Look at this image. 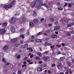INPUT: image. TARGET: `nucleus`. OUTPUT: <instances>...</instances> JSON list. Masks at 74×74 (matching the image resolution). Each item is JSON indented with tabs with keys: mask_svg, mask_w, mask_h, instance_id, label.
Instances as JSON below:
<instances>
[{
	"mask_svg": "<svg viewBox=\"0 0 74 74\" xmlns=\"http://www.w3.org/2000/svg\"><path fill=\"white\" fill-rule=\"evenodd\" d=\"M16 21V19L14 18H12L10 21V22L11 23H12V24L15 23Z\"/></svg>",
	"mask_w": 74,
	"mask_h": 74,
	"instance_id": "1",
	"label": "nucleus"
},
{
	"mask_svg": "<svg viewBox=\"0 0 74 74\" xmlns=\"http://www.w3.org/2000/svg\"><path fill=\"white\" fill-rule=\"evenodd\" d=\"M37 1L39 3V6H38V7L39 8H40V7L42 5L43 3V2H42V0H37Z\"/></svg>",
	"mask_w": 74,
	"mask_h": 74,
	"instance_id": "2",
	"label": "nucleus"
},
{
	"mask_svg": "<svg viewBox=\"0 0 74 74\" xmlns=\"http://www.w3.org/2000/svg\"><path fill=\"white\" fill-rule=\"evenodd\" d=\"M36 4V2L35 1H34L31 3V6L32 8H33L34 7Z\"/></svg>",
	"mask_w": 74,
	"mask_h": 74,
	"instance_id": "3",
	"label": "nucleus"
},
{
	"mask_svg": "<svg viewBox=\"0 0 74 74\" xmlns=\"http://www.w3.org/2000/svg\"><path fill=\"white\" fill-rule=\"evenodd\" d=\"M5 32V29H0V34H3Z\"/></svg>",
	"mask_w": 74,
	"mask_h": 74,
	"instance_id": "4",
	"label": "nucleus"
},
{
	"mask_svg": "<svg viewBox=\"0 0 74 74\" xmlns=\"http://www.w3.org/2000/svg\"><path fill=\"white\" fill-rule=\"evenodd\" d=\"M10 29L11 30H12L11 31L13 33H14L15 32V27L13 26H11L10 27Z\"/></svg>",
	"mask_w": 74,
	"mask_h": 74,
	"instance_id": "5",
	"label": "nucleus"
},
{
	"mask_svg": "<svg viewBox=\"0 0 74 74\" xmlns=\"http://www.w3.org/2000/svg\"><path fill=\"white\" fill-rule=\"evenodd\" d=\"M24 32H25V29L24 28H22L19 31V33L22 34Z\"/></svg>",
	"mask_w": 74,
	"mask_h": 74,
	"instance_id": "6",
	"label": "nucleus"
},
{
	"mask_svg": "<svg viewBox=\"0 0 74 74\" xmlns=\"http://www.w3.org/2000/svg\"><path fill=\"white\" fill-rule=\"evenodd\" d=\"M18 40V39L16 38L13 39L12 40V43H14V42H15L16 41Z\"/></svg>",
	"mask_w": 74,
	"mask_h": 74,
	"instance_id": "7",
	"label": "nucleus"
},
{
	"mask_svg": "<svg viewBox=\"0 0 74 74\" xmlns=\"http://www.w3.org/2000/svg\"><path fill=\"white\" fill-rule=\"evenodd\" d=\"M8 48V45L5 46L3 48V50L4 51H6Z\"/></svg>",
	"mask_w": 74,
	"mask_h": 74,
	"instance_id": "8",
	"label": "nucleus"
},
{
	"mask_svg": "<svg viewBox=\"0 0 74 74\" xmlns=\"http://www.w3.org/2000/svg\"><path fill=\"white\" fill-rule=\"evenodd\" d=\"M12 5L11 3H10L8 5V8H12Z\"/></svg>",
	"mask_w": 74,
	"mask_h": 74,
	"instance_id": "9",
	"label": "nucleus"
},
{
	"mask_svg": "<svg viewBox=\"0 0 74 74\" xmlns=\"http://www.w3.org/2000/svg\"><path fill=\"white\" fill-rule=\"evenodd\" d=\"M36 42H42V40H41L38 39H36Z\"/></svg>",
	"mask_w": 74,
	"mask_h": 74,
	"instance_id": "10",
	"label": "nucleus"
},
{
	"mask_svg": "<svg viewBox=\"0 0 74 74\" xmlns=\"http://www.w3.org/2000/svg\"><path fill=\"white\" fill-rule=\"evenodd\" d=\"M15 3H16V1H14L11 4H12V6H13V5H15Z\"/></svg>",
	"mask_w": 74,
	"mask_h": 74,
	"instance_id": "11",
	"label": "nucleus"
},
{
	"mask_svg": "<svg viewBox=\"0 0 74 74\" xmlns=\"http://www.w3.org/2000/svg\"><path fill=\"white\" fill-rule=\"evenodd\" d=\"M62 63H59L58 65H57V66L58 68L59 69V67H60L62 66Z\"/></svg>",
	"mask_w": 74,
	"mask_h": 74,
	"instance_id": "12",
	"label": "nucleus"
},
{
	"mask_svg": "<svg viewBox=\"0 0 74 74\" xmlns=\"http://www.w3.org/2000/svg\"><path fill=\"white\" fill-rule=\"evenodd\" d=\"M63 57H61L60 58V60L61 63H63Z\"/></svg>",
	"mask_w": 74,
	"mask_h": 74,
	"instance_id": "13",
	"label": "nucleus"
},
{
	"mask_svg": "<svg viewBox=\"0 0 74 74\" xmlns=\"http://www.w3.org/2000/svg\"><path fill=\"white\" fill-rule=\"evenodd\" d=\"M55 21V19L53 18H50L51 22H53Z\"/></svg>",
	"mask_w": 74,
	"mask_h": 74,
	"instance_id": "14",
	"label": "nucleus"
},
{
	"mask_svg": "<svg viewBox=\"0 0 74 74\" xmlns=\"http://www.w3.org/2000/svg\"><path fill=\"white\" fill-rule=\"evenodd\" d=\"M37 15V13L35 11H34L33 12V16H36Z\"/></svg>",
	"mask_w": 74,
	"mask_h": 74,
	"instance_id": "15",
	"label": "nucleus"
},
{
	"mask_svg": "<svg viewBox=\"0 0 74 74\" xmlns=\"http://www.w3.org/2000/svg\"><path fill=\"white\" fill-rule=\"evenodd\" d=\"M42 5L45 6V7H46V8H48V5L45 3H42Z\"/></svg>",
	"mask_w": 74,
	"mask_h": 74,
	"instance_id": "16",
	"label": "nucleus"
},
{
	"mask_svg": "<svg viewBox=\"0 0 74 74\" xmlns=\"http://www.w3.org/2000/svg\"><path fill=\"white\" fill-rule=\"evenodd\" d=\"M42 5L45 6V7H46V8H48V5L45 3H42Z\"/></svg>",
	"mask_w": 74,
	"mask_h": 74,
	"instance_id": "17",
	"label": "nucleus"
},
{
	"mask_svg": "<svg viewBox=\"0 0 74 74\" xmlns=\"http://www.w3.org/2000/svg\"><path fill=\"white\" fill-rule=\"evenodd\" d=\"M42 5L45 6V7H46V8H48V5L45 3H42Z\"/></svg>",
	"mask_w": 74,
	"mask_h": 74,
	"instance_id": "18",
	"label": "nucleus"
},
{
	"mask_svg": "<svg viewBox=\"0 0 74 74\" xmlns=\"http://www.w3.org/2000/svg\"><path fill=\"white\" fill-rule=\"evenodd\" d=\"M42 5L45 6V7H46V8H48V5L45 3H42Z\"/></svg>",
	"mask_w": 74,
	"mask_h": 74,
	"instance_id": "19",
	"label": "nucleus"
},
{
	"mask_svg": "<svg viewBox=\"0 0 74 74\" xmlns=\"http://www.w3.org/2000/svg\"><path fill=\"white\" fill-rule=\"evenodd\" d=\"M59 28H60V26H57L55 27L54 28V30H56L58 29H59Z\"/></svg>",
	"mask_w": 74,
	"mask_h": 74,
	"instance_id": "20",
	"label": "nucleus"
},
{
	"mask_svg": "<svg viewBox=\"0 0 74 74\" xmlns=\"http://www.w3.org/2000/svg\"><path fill=\"white\" fill-rule=\"evenodd\" d=\"M67 64H68V66L69 67H70V66L71 64L70 62V61H68L67 62Z\"/></svg>",
	"mask_w": 74,
	"mask_h": 74,
	"instance_id": "21",
	"label": "nucleus"
},
{
	"mask_svg": "<svg viewBox=\"0 0 74 74\" xmlns=\"http://www.w3.org/2000/svg\"><path fill=\"white\" fill-rule=\"evenodd\" d=\"M34 23H38V20L37 19H35L34 20Z\"/></svg>",
	"mask_w": 74,
	"mask_h": 74,
	"instance_id": "22",
	"label": "nucleus"
},
{
	"mask_svg": "<svg viewBox=\"0 0 74 74\" xmlns=\"http://www.w3.org/2000/svg\"><path fill=\"white\" fill-rule=\"evenodd\" d=\"M3 7L4 8H8V5L6 4L3 5Z\"/></svg>",
	"mask_w": 74,
	"mask_h": 74,
	"instance_id": "23",
	"label": "nucleus"
},
{
	"mask_svg": "<svg viewBox=\"0 0 74 74\" xmlns=\"http://www.w3.org/2000/svg\"><path fill=\"white\" fill-rule=\"evenodd\" d=\"M37 70L38 71H41L42 70V69L41 68L39 67L38 69Z\"/></svg>",
	"mask_w": 74,
	"mask_h": 74,
	"instance_id": "24",
	"label": "nucleus"
},
{
	"mask_svg": "<svg viewBox=\"0 0 74 74\" xmlns=\"http://www.w3.org/2000/svg\"><path fill=\"white\" fill-rule=\"evenodd\" d=\"M58 23H59V21H56L55 22L54 24L55 25H57Z\"/></svg>",
	"mask_w": 74,
	"mask_h": 74,
	"instance_id": "25",
	"label": "nucleus"
},
{
	"mask_svg": "<svg viewBox=\"0 0 74 74\" xmlns=\"http://www.w3.org/2000/svg\"><path fill=\"white\" fill-rule=\"evenodd\" d=\"M34 25V23H29V26H33Z\"/></svg>",
	"mask_w": 74,
	"mask_h": 74,
	"instance_id": "26",
	"label": "nucleus"
},
{
	"mask_svg": "<svg viewBox=\"0 0 74 74\" xmlns=\"http://www.w3.org/2000/svg\"><path fill=\"white\" fill-rule=\"evenodd\" d=\"M58 10H63V8H61V7H59L58 8Z\"/></svg>",
	"mask_w": 74,
	"mask_h": 74,
	"instance_id": "27",
	"label": "nucleus"
},
{
	"mask_svg": "<svg viewBox=\"0 0 74 74\" xmlns=\"http://www.w3.org/2000/svg\"><path fill=\"white\" fill-rule=\"evenodd\" d=\"M24 46V47L27 48L28 47V44H25Z\"/></svg>",
	"mask_w": 74,
	"mask_h": 74,
	"instance_id": "28",
	"label": "nucleus"
},
{
	"mask_svg": "<svg viewBox=\"0 0 74 74\" xmlns=\"http://www.w3.org/2000/svg\"><path fill=\"white\" fill-rule=\"evenodd\" d=\"M42 34V32H39L37 34V35L38 36H40V35H41Z\"/></svg>",
	"mask_w": 74,
	"mask_h": 74,
	"instance_id": "29",
	"label": "nucleus"
},
{
	"mask_svg": "<svg viewBox=\"0 0 74 74\" xmlns=\"http://www.w3.org/2000/svg\"><path fill=\"white\" fill-rule=\"evenodd\" d=\"M52 38H56V35H53L51 36Z\"/></svg>",
	"mask_w": 74,
	"mask_h": 74,
	"instance_id": "30",
	"label": "nucleus"
},
{
	"mask_svg": "<svg viewBox=\"0 0 74 74\" xmlns=\"http://www.w3.org/2000/svg\"><path fill=\"white\" fill-rule=\"evenodd\" d=\"M9 64H10V63L5 62V65H6V66H8Z\"/></svg>",
	"mask_w": 74,
	"mask_h": 74,
	"instance_id": "31",
	"label": "nucleus"
},
{
	"mask_svg": "<svg viewBox=\"0 0 74 74\" xmlns=\"http://www.w3.org/2000/svg\"><path fill=\"white\" fill-rule=\"evenodd\" d=\"M21 37L22 38H25V36H24V35H21Z\"/></svg>",
	"mask_w": 74,
	"mask_h": 74,
	"instance_id": "32",
	"label": "nucleus"
},
{
	"mask_svg": "<svg viewBox=\"0 0 74 74\" xmlns=\"http://www.w3.org/2000/svg\"><path fill=\"white\" fill-rule=\"evenodd\" d=\"M19 14L18 13V12H17L15 14V16H18V15H19Z\"/></svg>",
	"mask_w": 74,
	"mask_h": 74,
	"instance_id": "33",
	"label": "nucleus"
},
{
	"mask_svg": "<svg viewBox=\"0 0 74 74\" xmlns=\"http://www.w3.org/2000/svg\"><path fill=\"white\" fill-rule=\"evenodd\" d=\"M44 60H48V58L47 57H45L44 58Z\"/></svg>",
	"mask_w": 74,
	"mask_h": 74,
	"instance_id": "34",
	"label": "nucleus"
},
{
	"mask_svg": "<svg viewBox=\"0 0 74 74\" xmlns=\"http://www.w3.org/2000/svg\"><path fill=\"white\" fill-rule=\"evenodd\" d=\"M2 61H3V62H5H5H6V61H5V59H4V58H2Z\"/></svg>",
	"mask_w": 74,
	"mask_h": 74,
	"instance_id": "35",
	"label": "nucleus"
},
{
	"mask_svg": "<svg viewBox=\"0 0 74 74\" xmlns=\"http://www.w3.org/2000/svg\"><path fill=\"white\" fill-rule=\"evenodd\" d=\"M22 21L23 22H24L25 21V18L23 17L22 18Z\"/></svg>",
	"mask_w": 74,
	"mask_h": 74,
	"instance_id": "36",
	"label": "nucleus"
},
{
	"mask_svg": "<svg viewBox=\"0 0 74 74\" xmlns=\"http://www.w3.org/2000/svg\"><path fill=\"white\" fill-rule=\"evenodd\" d=\"M38 55L39 56H42V54L40 53H38Z\"/></svg>",
	"mask_w": 74,
	"mask_h": 74,
	"instance_id": "37",
	"label": "nucleus"
},
{
	"mask_svg": "<svg viewBox=\"0 0 74 74\" xmlns=\"http://www.w3.org/2000/svg\"><path fill=\"white\" fill-rule=\"evenodd\" d=\"M21 73H22V72H21V71L20 70L18 72V74H21Z\"/></svg>",
	"mask_w": 74,
	"mask_h": 74,
	"instance_id": "38",
	"label": "nucleus"
},
{
	"mask_svg": "<svg viewBox=\"0 0 74 74\" xmlns=\"http://www.w3.org/2000/svg\"><path fill=\"white\" fill-rule=\"evenodd\" d=\"M21 58V56L19 55L17 57V59H19Z\"/></svg>",
	"mask_w": 74,
	"mask_h": 74,
	"instance_id": "39",
	"label": "nucleus"
},
{
	"mask_svg": "<svg viewBox=\"0 0 74 74\" xmlns=\"http://www.w3.org/2000/svg\"><path fill=\"white\" fill-rule=\"evenodd\" d=\"M66 36H71V34H66Z\"/></svg>",
	"mask_w": 74,
	"mask_h": 74,
	"instance_id": "40",
	"label": "nucleus"
},
{
	"mask_svg": "<svg viewBox=\"0 0 74 74\" xmlns=\"http://www.w3.org/2000/svg\"><path fill=\"white\" fill-rule=\"evenodd\" d=\"M45 44H46V45H49V43H48L47 42H45Z\"/></svg>",
	"mask_w": 74,
	"mask_h": 74,
	"instance_id": "41",
	"label": "nucleus"
},
{
	"mask_svg": "<svg viewBox=\"0 0 74 74\" xmlns=\"http://www.w3.org/2000/svg\"><path fill=\"white\" fill-rule=\"evenodd\" d=\"M48 25L49 26V27H52V25L51 24H48Z\"/></svg>",
	"mask_w": 74,
	"mask_h": 74,
	"instance_id": "42",
	"label": "nucleus"
},
{
	"mask_svg": "<svg viewBox=\"0 0 74 74\" xmlns=\"http://www.w3.org/2000/svg\"><path fill=\"white\" fill-rule=\"evenodd\" d=\"M2 26L3 27H4V28H6V26L3 24V25H2Z\"/></svg>",
	"mask_w": 74,
	"mask_h": 74,
	"instance_id": "43",
	"label": "nucleus"
},
{
	"mask_svg": "<svg viewBox=\"0 0 74 74\" xmlns=\"http://www.w3.org/2000/svg\"><path fill=\"white\" fill-rule=\"evenodd\" d=\"M44 18H42L40 20V21L42 22L43 21H44Z\"/></svg>",
	"mask_w": 74,
	"mask_h": 74,
	"instance_id": "44",
	"label": "nucleus"
},
{
	"mask_svg": "<svg viewBox=\"0 0 74 74\" xmlns=\"http://www.w3.org/2000/svg\"><path fill=\"white\" fill-rule=\"evenodd\" d=\"M36 59H39V60H40V58H39V57H36Z\"/></svg>",
	"mask_w": 74,
	"mask_h": 74,
	"instance_id": "45",
	"label": "nucleus"
},
{
	"mask_svg": "<svg viewBox=\"0 0 74 74\" xmlns=\"http://www.w3.org/2000/svg\"><path fill=\"white\" fill-rule=\"evenodd\" d=\"M3 24L5 25L6 26L7 25V23H4Z\"/></svg>",
	"mask_w": 74,
	"mask_h": 74,
	"instance_id": "46",
	"label": "nucleus"
},
{
	"mask_svg": "<svg viewBox=\"0 0 74 74\" xmlns=\"http://www.w3.org/2000/svg\"><path fill=\"white\" fill-rule=\"evenodd\" d=\"M71 24H69L68 25V27H71Z\"/></svg>",
	"mask_w": 74,
	"mask_h": 74,
	"instance_id": "47",
	"label": "nucleus"
},
{
	"mask_svg": "<svg viewBox=\"0 0 74 74\" xmlns=\"http://www.w3.org/2000/svg\"><path fill=\"white\" fill-rule=\"evenodd\" d=\"M27 59V58L26 57H25V58L24 59V60H26Z\"/></svg>",
	"mask_w": 74,
	"mask_h": 74,
	"instance_id": "48",
	"label": "nucleus"
},
{
	"mask_svg": "<svg viewBox=\"0 0 74 74\" xmlns=\"http://www.w3.org/2000/svg\"><path fill=\"white\" fill-rule=\"evenodd\" d=\"M29 51H30V52H33V49L30 48L29 49Z\"/></svg>",
	"mask_w": 74,
	"mask_h": 74,
	"instance_id": "49",
	"label": "nucleus"
},
{
	"mask_svg": "<svg viewBox=\"0 0 74 74\" xmlns=\"http://www.w3.org/2000/svg\"><path fill=\"white\" fill-rule=\"evenodd\" d=\"M50 47L51 49H53L54 47H55V45H53V46H51Z\"/></svg>",
	"mask_w": 74,
	"mask_h": 74,
	"instance_id": "50",
	"label": "nucleus"
},
{
	"mask_svg": "<svg viewBox=\"0 0 74 74\" xmlns=\"http://www.w3.org/2000/svg\"><path fill=\"white\" fill-rule=\"evenodd\" d=\"M64 21L65 22H69V21H68V20H67V19H65L64 20Z\"/></svg>",
	"mask_w": 74,
	"mask_h": 74,
	"instance_id": "51",
	"label": "nucleus"
},
{
	"mask_svg": "<svg viewBox=\"0 0 74 74\" xmlns=\"http://www.w3.org/2000/svg\"><path fill=\"white\" fill-rule=\"evenodd\" d=\"M23 41L21 40L20 41V44H23Z\"/></svg>",
	"mask_w": 74,
	"mask_h": 74,
	"instance_id": "52",
	"label": "nucleus"
},
{
	"mask_svg": "<svg viewBox=\"0 0 74 74\" xmlns=\"http://www.w3.org/2000/svg\"><path fill=\"white\" fill-rule=\"evenodd\" d=\"M67 4H68V3H65V4L64 5V7H66V5H67Z\"/></svg>",
	"mask_w": 74,
	"mask_h": 74,
	"instance_id": "53",
	"label": "nucleus"
},
{
	"mask_svg": "<svg viewBox=\"0 0 74 74\" xmlns=\"http://www.w3.org/2000/svg\"><path fill=\"white\" fill-rule=\"evenodd\" d=\"M34 56L33 55H30V58H33V57Z\"/></svg>",
	"mask_w": 74,
	"mask_h": 74,
	"instance_id": "54",
	"label": "nucleus"
},
{
	"mask_svg": "<svg viewBox=\"0 0 74 74\" xmlns=\"http://www.w3.org/2000/svg\"><path fill=\"white\" fill-rule=\"evenodd\" d=\"M70 33L71 34H74V31H71L70 32Z\"/></svg>",
	"mask_w": 74,
	"mask_h": 74,
	"instance_id": "55",
	"label": "nucleus"
},
{
	"mask_svg": "<svg viewBox=\"0 0 74 74\" xmlns=\"http://www.w3.org/2000/svg\"><path fill=\"white\" fill-rule=\"evenodd\" d=\"M62 47H64V46H65V45H66L65 44H64L63 43H62Z\"/></svg>",
	"mask_w": 74,
	"mask_h": 74,
	"instance_id": "56",
	"label": "nucleus"
},
{
	"mask_svg": "<svg viewBox=\"0 0 74 74\" xmlns=\"http://www.w3.org/2000/svg\"><path fill=\"white\" fill-rule=\"evenodd\" d=\"M67 71L68 73H70V69H68L67 70Z\"/></svg>",
	"mask_w": 74,
	"mask_h": 74,
	"instance_id": "57",
	"label": "nucleus"
},
{
	"mask_svg": "<svg viewBox=\"0 0 74 74\" xmlns=\"http://www.w3.org/2000/svg\"><path fill=\"white\" fill-rule=\"evenodd\" d=\"M21 48H25V46H24V45L23 46H21Z\"/></svg>",
	"mask_w": 74,
	"mask_h": 74,
	"instance_id": "58",
	"label": "nucleus"
},
{
	"mask_svg": "<svg viewBox=\"0 0 74 74\" xmlns=\"http://www.w3.org/2000/svg\"><path fill=\"white\" fill-rule=\"evenodd\" d=\"M56 47H58V48H59L60 47H61V45H56Z\"/></svg>",
	"mask_w": 74,
	"mask_h": 74,
	"instance_id": "59",
	"label": "nucleus"
},
{
	"mask_svg": "<svg viewBox=\"0 0 74 74\" xmlns=\"http://www.w3.org/2000/svg\"><path fill=\"white\" fill-rule=\"evenodd\" d=\"M56 66V65L55 64H53L51 65V67H53V66Z\"/></svg>",
	"mask_w": 74,
	"mask_h": 74,
	"instance_id": "60",
	"label": "nucleus"
},
{
	"mask_svg": "<svg viewBox=\"0 0 74 74\" xmlns=\"http://www.w3.org/2000/svg\"><path fill=\"white\" fill-rule=\"evenodd\" d=\"M69 7H71V5L70 3H69Z\"/></svg>",
	"mask_w": 74,
	"mask_h": 74,
	"instance_id": "61",
	"label": "nucleus"
},
{
	"mask_svg": "<svg viewBox=\"0 0 74 74\" xmlns=\"http://www.w3.org/2000/svg\"><path fill=\"white\" fill-rule=\"evenodd\" d=\"M27 61L28 62V63H30V60H27Z\"/></svg>",
	"mask_w": 74,
	"mask_h": 74,
	"instance_id": "62",
	"label": "nucleus"
},
{
	"mask_svg": "<svg viewBox=\"0 0 74 74\" xmlns=\"http://www.w3.org/2000/svg\"><path fill=\"white\" fill-rule=\"evenodd\" d=\"M27 34H28V35H29L30 34V33H29V31H27Z\"/></svg>",
	"mask_w": 74,
	"mask_h": 74,
	"instance_id": "63",
	"label": "nucleus"
},
{
	"mask_svg": "<svg viewBox=\"0 0 74 74\" xmlns=\"http://www.w3.org/2000/svg\"><path fill=\"white\" fill-rule=\"evenodd\" d=\"M57 4H58V5H60V3L59 2H57Z\"/></svg>",
	"mask_w": 74,
	"mask_h": 74,
	"instance_id": "64",
	"label": "nucleus"
}]
</instances>
